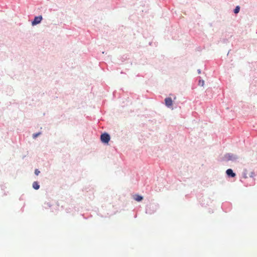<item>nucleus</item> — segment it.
I'll use <instances>...</instances> for the list:
<instances>
[{"label": "nucleus", "mask_w": 257, "mask_h": 257, "mask_svg": "<svg viewBox=\"0 0 257 257\" xmlns=\"http://www.w3.org/2000/svg\"><path fill=\"white\" fill-rule=\"evenodd\" d=\"M197 72H198V74H200L201 73V70L200 69H198Z\"/></svg>", "instance_id": "obj_8"}, {"label": "nucleus", "mask_w": 257, "mask_h": 257, "mask_svg": "<svg viewBox=\"0 0 257 257\" xmlns=\"http://www.w3.org/2000/svg\"><path fill=\"white\" fill-rule=\"evenodd\" d=\"M204 83V80H199V84H201V85H202V86H203Z\"/></svg>", "instance_id": "obj_7"}, {"label": "nucleus", "mask_w": 257, "mask_h": 257, "mask_svg": "<svg viewBox=\"0 0 257 257\" xmlns=\"http://www.w3.org/2000/svg\"><path fill=\"white\" fill-rule=\"evenodd\" d=\"M43 18L42 16L35 17L34 20L32 22V25L33 26L37 25V24L41 23Z\"/></svg>", "instance_id": "obj_3"}, {"label": "nucleus", "mask_w": 257, "mask_h": 257, "mask_svg": "<svg viewBox=\"0 0 257 257\" xmlns=\"http://www.w3.org/2000/svg\"><path fill=\"white\" fill-rule=\"evenodd\" d=\"M237 159V156L231 153L226 154L224 157V161H234Z\"/></svg>", "instance_id": "obj_2"}, {"label": "nucleus", "mask_w": 257, "mask_h": 257, "mask_svg": "<svg viewBox=\"0 0 257 257\" xmlns=\"http://www.w3.org/2000/svg\"><path fill=\"white\" fill-rule=\"evenodd\" d=\"M110 139L109 135L106 133H104L101 135L100 140L101 141L105 144H107Z\"/></svg>", "instance_id": "obj_1"}, {"label": "nucleus", "mask_w": 257, "mask_h": 257, "mask_svg": "<svg viewBox=\"0 0 257 257\" xmlns=\"http://www.w3.org/2000/svg\"><path fill=\"white\" fill-rule=\"evenodd\" d=\"M165 105L168 107H170L172 106L173 104V101L171 97H167L165 99Z\"/></svg>", "instance_id": "obj_4"}, {"label": "nucleus", "mask_w": 257, "mask_h": 257, "mask_svg": "<svg viewBox=\"0 0 257 257\" xmlns=\"http://www.w3.org/2000/svg\"><path fill=\"white\" fill-rule=\"evenodd\" d=\"M41 134V133H38L36 134H34L33 135V138L36 139L38 136H39Z\"/></svg>", "instance_id": "obj_6"}, {"label": "nucleus", "mask_w": 257, "mask_h": 257, "mask_svg": "<svg viewBox=\"0 0 257 257\" xmlns=\"http://www.w3.org/2000/svg\"><path fill=\"white\" fill-rule=\"evenodd\" d=\"M240 10V7L239 6H237L235 7V8L233 10V12L234 14H238Z\"/></svg>", "instance_id": "obj_5"}]
</instances>
